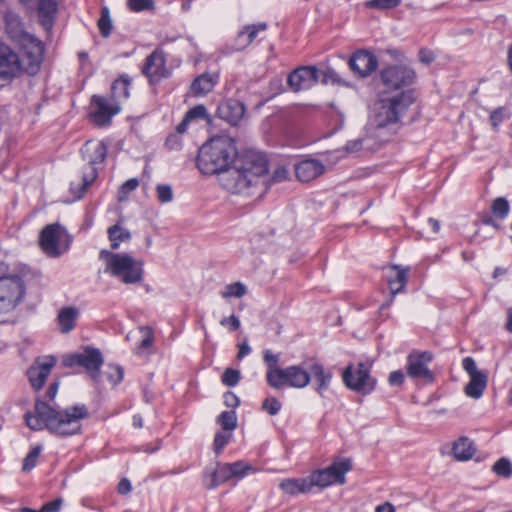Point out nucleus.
<instances>
[{
    "mask_svg": "<svg viewBox=\"0 0 512 512\" xmlns=\"http://www.w3.org/2000/svg\"><path fill=\"white\" fill-rule=\"evenodd\" d=\"M58 389L59 381L49 385L45 395L47 401L37 398L34 410L24 415L25 423L33 431L47 429L51 434L60 437L76 435L81 431V421L89 416L88 408L85 404H76L65 409L50 405L49 402L55 399Z\"/></svg>",
    "mask_w": 512,
    "mask_h": 512,
    "instance_id": "obj_1",
    "label": "nucleus"
},
{
    "mask_svg": "<svg viewBox=\"0 0 512 512\" xmlns=\"http://www.w3.org/2000/svg\"><path fill=\"white\" fill-rule=\"evenodd\" d=\"M236 155L237 149L230 137L216 136L200 147L196 164L203 174H222L234 162Z\"/></svg>",
    "mask_w": 512,
    "mask_h": 512,
    "instance_id": "obj_2",
    "label": "nucleus"
},
{
    "mask_svg": "<svg viewBox=\"0 0 512 512\" xmlns=\"http://www.w3.org/2000/svg\"><path fill=\"white\" fill-rule=\"evenodd\" d=\"M43 56L38 57L33 50L23 48L16 53L8 45L0 42V87H4L21 73L36 75L41 68Z\"/></svg>",
    "mask_w": 512,
    "mask_h": 512,
    "instance_id": "obj_3",
    "label": "nucleus"
},
{
    "mask_svg": "<svg viewBox=\"0 0 512 512\" xmlns=\"http://www.w3.org/2000/svg\"><path fill=\"white\" fill-rule=\"evenodd\" d=\"M27 296V285L19 274L0 276V324L15 325L19 321L18 311Z\"/></svg>",
    "mask_w": 512,
    "mask_h": 512,
    "instance_id": "obj_4",
    "label": "nucleus"
},
{
    "mask_svg": "<svg viewBox=\"0 0 512 512\" xmlns=\"http://www.w3.org/2000/svg\"><path fill=\"white\" fill-rule=\"evenodd\" d=\"M108 153L107 145L100 142L87 141L81 149L82 158L86 161L82 168V175L79 182H71L70 192L75 200L84 197L87 189L98 177V165L102 164Z\"/></svg>",
    "mask_w": 512,
    "mask_h": 512,
    "instance_id": "obj_5",
    "label": "nucleus"
},
{
    "mask_svg": "<svg viewBox=\"0 0 512 512\" xmlns=\"http://www.w3.org/2000/svg\"><path fill=\"white\" fill-rule=\"evenodd\" d=\"M99 258L106 263L105 271L125 284L139 283L143 278L142 262H137L128 254L103 249Z\"/></svg>",
    "mask_w": 512,
    "mask_h": 512,
    "instance_id": "obj_6",
    "label": "nucleus"
},
{
    "mask_svg": "<svg viewBox=\"0 0 512 512\" xmlns=\"http://www.w3.org/2000/svg\"><path fill=\"white\" fill-rule=\"evenodd\" d=\"M414 99V91L411 89L404 90L392 97L381 99L374 116L375 126L385 128L391 124H396L414 102Z\"/></svg>",
    "mask_w": 512,
    "mask_h": 512,
    "instance_id": "obj_7",
    "label": "nucleus"
},
{
    "mask_svg": "<svg viewBox=\"0 0 512 512\" xmlns=\"http://www.w3.org/2000/svg\"><path fill=\"white\" fill-rule=\"evenodd\" d=\"M71 238L67 230L59 223L46 225L39 234V245L45 255L57 258L65 253Z\"/></svg>",
    "mask_w": 512,
    "mask_h": 512,
    "instance_id": "obj_8",
    "label": "nucleus"
},
{
    "mask_svg": "<svg viewBox=\"0 0 512 512\" xmlns=\"http://www.w3.org/2000/svg\"><path fill=\"white\" fill-rule=\"evenodd\" d=\"M372 365L359 362L357 365H348L342 379L347 388L362 395H368L376 388L377 380L371 376Z\"/></svg>",
    "mask_w": 512,
    "mask_h": 512,
    "instance_id": "obj_9",
    "label": "nucleus"
},
{
    "mask_svg": "<svg viewBox=\"0 0 512 512\" xmlns=\"http://www.w3.org/2000/svg\"><path fill=\"white\" fill-rule=\"evenodd\" d=\"M4 21L6 33L11 41L19 45L20 48L33 50L38 57L44 55V44L24 30L22 20L18 15L8 12L5 14Z\"/></svg>",
    "mask_w": 512,
    "mask_h": 512,
    "instance_id": "obj_10",
    "label": "nucleus"
},
{
    "mask_svg": "<svg viewBox=\"0 0 512 512\" xmlns=\"http://www.w3.org/2000/svg\"><path fill=\"white\" fill-rule=\"evenodd\" d=\"M103 356L99 349L86 347L83 352L66 356L63 364L66 367H83L94 381H99L100 369L103 365Z\"/></svg>",
    "mask_w": 512,
    "mask_h": 512,
    "instance_id": "obj_11",
    "label": "nucleus"
},
{
    "mask_svg": "<svg viewBox=\"0 0 512 512\" xmlns=\"http://www.w3.org/2000/svg\"><path fill=\"white\" fill-rule=\"evenodd\" d=\"M90 120L98 127L110 125L112 118L121 111V106L111 97L93 95L90 101Z\"/></svg>",
    "mask_w": 512,
    "mask_h": 512,
    "instance_id": "obj_12",
    "label": "nucleus"
},
{
    "mask_svg": "<svg viewBox=\"0 0 512 512\" xmlns=\"http://www.w3.org/2000/svg\"><path fill=\"white\" fill-rule=\"evenodd\" d=\"M271 379H275V383H271L270 386L274 389L284 387L301 389L311 382L310 373L301 365H291L283 368V370L276 371Z\"/></svg>",
    "mask_w": 512,
    "mask_h": 512,
    "instance_id": "obj_13",
    "label": "nucleus"
},
{
    "mask_svg": "<svg viewBox=\"0 0 512 512\" xmlns=\"http://www.w3.org/2000/svg\"><path fill=\"white\" fill-rule=\"evenodd\" d=\"M433 360V354L429 351L414 350L407 356L406 371L412 379H422L426 383H432L435 379L429 364Z\"/></svg>",
    "mask_w": 512,
    "mask_h": 512,
    "instance_id": "obj_14",
    "label": "nucleus"
},
{
    "mask_svg": "<svg viewBox=\"0 0 512 512\" xmlns=\"http://www.w3.org/2000/svg\"><path fill=\"white\" fill-rule=\"evenodd\" d=\"M380 78L385 87L399 90L413 84L415 71L405 65H389L381 70Z\"/></svg>",
    "mask_w": 512,
    "mask_h": 512,
    "instance_id": "obj_15",
    "label": "nucleus"
},
{
    "mask_svg": "<svg viewBox=\"0 0 512 512\" xmlns=\"http://www.w3.org/2000/svg\"><path fill=\"white\" fill-rule=\"evenodd\" d=\"M462 367L470 377V381L465 386L467 396L479 399L487 387L488 375L477 369L475 360L467 356L462 360Z\"/></svg>",
    "mask_w": 512,
    "mask_h": 512,
    "instance_id": "obj_16",
    "label": "nucleus"
},
{
    "mask_svg": "<svg viewBox=\"0 0 512 512\" xmlns=\"http://www.w3.org/2000/svg\"><path fill=\"white\" fill-rule=\"evenodd\" d=\"M220 181L223 187L233 194L244 193L251 186L256 185L251 175L247 174L239 164L225 170Z\"/></svg>",
    "mask_w": 512,
    "mask_h": 512,
    "instance_id": "obj_17",
    "label": "nucleus"
},
{
    "mask_svg": "<svg viewBox=\"0 0 512 512\" xmlns=\"http://www.w3.org/2000/svg\"><path fill=\"white\" fill-rule=\"evenodd\" d=\"M142 74L145 75L150 83L159 82L161 79L168 78L171 74L166 66L165 53L157 48L149 54L142 66Z\"/></svg>",
    "mask_w": 512,
    "mask_h": 512,
    "instance_id": "obj_18",
    "label": "nucleus"
},
{
    "mask_svg": "<svg viewBox=\"0 0 512 512\" xmlns=\"http://www.w3.org/2000/svg\"><path fill=\"white\" fill-rule=\"evenodd\" d=\"M57 363L52 355L37 358L27 370V377L33 389L39 391L44 386L47 377Z\"/></svg>",
    "mask_w": 512,
    "mask_h": 512,
    "instance_id": "obj_19",
    "label": "nucleus"
},
{
    "mask_svg": "<svg viewBox=\"0 0 512 512\" xmlns=\"http://www.w3.org/2000/svg\"><path fill=\"white\" fill-rule=\"evenodd\" d=\"M348 66L358 78H365L376 71L378 59L370 51L360 49L351 55L348 60Z\"/></svg>",
    "mask_w": 512,
    "mask_h": 512,
    "instance_id": "obj_20",
    "label": "nucleus"
},
{
    "mask_svg": "<svg viewBox=\"0 0 512 512\" xmlns=\"http://www.w3.org/2000/svg\"><path fill=\"white\" fill-rule=\"evenodd\" d=\"M238 164L247 174L251 175L256 184L259 178L268 172V160L259 151H246L238 161Z\"/></svg>",
    "mask_w": 512,
    "mask_h": 512,
    "instance_id": "obj_21",
    "label": "nucleus"
},
{
    "mask_svg": "<svg viewBox=\"0 0 512 512\" xmlns=\"http://www.w3.org/2000/svg\"><path fill=\"white\" fill-rule=\"evenodd\" d=\"M318 80L319 70L316 66H301L288 75L287 83L294 92H298L310 89Z\"/></svg>",
    "mask_w": 512,
    "mask_h": 512,
    "instance_id": "obj_22",
    "label": "nucleus"
},
{
    "mask_svg": "<svg viewBox=\"0 0 512 512\" xmlns=\"http://www.w3.org/2000/svg\"><path fill=\"white\" fill-rule=\"evenodd\" d=\"M409 268H402L394 265L387 275V282L390 289V298L380 306V311L389 308L394 302L395 295L404 291L408 282Z\"/></svg>",
    "mask_w": 512,
    "mask_h": 512,
    "instance_id": "obj_23",
    "label": "nucleus"
},
{
    "mask_svg": "<svg viewBox=\"0 0 512 512\" xmlns=\"http://www.w3.org/2000/svg\"><path fill=\"white\" fill-rule=\"evenodd\" d=\"M246 107L243 102L235 98H227L220 102L217 115L230 125H237L243 119Z\"/></svg>",
    "mask_w": 512,
    "mask_h": 512,
    "instance_id": "obj_24",
    "label": "nucleus"
},
{
    "mask_svg": "<svg viewBox=\"0 0 512 512\" xmlns=\"http://www.w3.org/2000/svg\"><path fill=\"white\" fill-rule=\"evenodd\" d=\"M325 172V165L318 159H305L295 165L296 177L301 182H310Z\"/></svg>",
    "mask_w": 512,
    "mask_h": 512,
    "instance_id": "obj_25",
    "label": "nucleus"
},
{
    "mask_svg": "<svg viewBox=\"0 0 512 512\" xmlns=\"http://www.w3.org/2000/svg\"><path fill=\"white\" fill-rule=\"evenodd\" d=\"M228 463L217 462L215 467H206L204 481L207 489H215L219 485L232 479Z\"/></svg>",
    "mask_w": 512,
    "mask_h": 512,
    "instance_id": "obj_26",
    "label": "nucleus"
},
{
    "mask_svg": "<svg viewBox=\"0 0 512 512\" xmlns=\"http://www.w3.org/2000/svg\"><path fill=\"white\" fill-rule=\"evenodd\" d=\"M267 28L268 26L265 22L243 26L235 38L234 49L236 51L244 50L253 43L259 32L266 31Z\"/></svg>",
    "mask_w": 512,
    "mask_h": 512,
    "instance_id": "obj_27",
    "label": "nucleus"
},
{
    "mask_svg": "<svg viewBox=\"0 0 512 512\" xmlns=\"http://www.w3.org/2000/svg\"><path fill=\"white\" fill-rule=\"evenodd\" d=\"M353 468L352 460L348 457H338L332 463L325 467L334 485H344L346 483V474Z\"/></svg>",
    "mask_w": 512,
    "mask_h": 512,
    "instance_id": "obj_28",
    "label": "nucleus"
},
{
    "mask_svg": "<svg viewBox=\"0 0 512 512\" xmlns=\"http://www.w3.org/2000/svg\"><path fill=\"white\" fill-rule=\"evenodd\" d=\"M308 372L310 373L311 380H313L314 389L319 395H323L331 385L333 378L332 372L325 369L320 363H313Z\"/></svg>",
    "mask_w": 512,
    "mask_h": 512,
    "instance_id": "obj_29",
    "label": "nucleus"
},
{
    "mask_svg": "<svg viewBox=\"0 0 512 512\" xmlns=\"http://www.w3.org/2000/svg\"><path fill=\"white\" fill-rule=\"evenodd\" d=\"M218 80L219 76L217 74L203 73L191 83V93L197 97L205 96L214 89Z\"/></svg>",
    "mask_w": 512,
    "mask_h": 512,
    "instance_id": "obj_30",
    "label": "nucleus"
},
{
    "mask_svg": "<svg viewBox=\"0 0 512 512\" xmlns=\"http://www.w3.org/2000/svg\"><path fill=\"white\" fill-rule=\"evenodd\" d=\"M279 488L290 496L297 494L310 493L313 489L310 484L309 476L303 478H288L284 479L280 484Z\"/></svg>",
    "mask_w": 512,
    "mask_h": 512,
    "instance_id": "obj_31",
    "label": "nucleus"
},
{
    "mask_svg": "<svg viewBox=\"0 0 512 512\" xmlns=\"http://www.w3.org/2000/svg\"><path fill=\"white\" fill-rule=\"evenodd\" d=\"M57 11H58V0H39V2H38L39 21L45 29L52 28Z\"/></svg>",
    "mask_w": 512,
    "mask_h": 512,
    "instance_id": "obj_32",
    "label": "nucleus"
},
{
    "mask_svg": "<svg viewBox=\"0 0 512 512\" xmlns=\"http://www.w3.org/2000/svg\"><path fill=\"white\" fill-rule=\"evenodd\" d=\"M476 453V447L472 440L466 436L458 438L452 447V454L457 461H468Z\"/></svg>",
    "mask_w": 512,
    "mask_h": 512,
    "instance_id": "obj_33",
    "label": "nucleus"
},
{
    "mask_svg": "<svg viewBox=\"0 0 512 512\" xmlns=\"http://www.w3.org/2000/svg\"><path fill=\"white\" fill-rule=\"evenodd\" d=\"M78 317L79 310L74 306H66L60 309L57 315L60 331L64 334L71 332L75 328Z\"/></svg>",
    "mask_w": 512,
    "mask_h": 512,
    "instance_id": "obj_34",
    "label": "nucleus"
},
{
    "mask_svg": "<svg viewBox=\"0 0 512 512\" xmlns=\"http://www.w3.org/2000/svg\"><path fill=\"white\" fill-rule=\"evenodd\" d=\"M132 79L127 74H121L111 85V98L120 104V101L130 97Z\"/></svg>",
    "mask_w": 512,
    "mask_h": 512,
    "instance_id": "obj_35",
    "label": "nucleus"
},
{
    "mask_svg": "<svg viewBox=\"0 0 512 512\" xmlns=\"http://www.w3.org/2000/svg\"><path fill=\"white\" fill-rule=\"evenodd\" d=\"M309 478L312 489L317 488L318 490L322 491L328 487L334 486L325 468L313 470L309 474Z\"/></svg>",
    "mask_w": 512,
    "mask_h": 512,
    "instance_id": "obj_36",
    "label": "nucleus"
},
{
    "mask_svg": "<svg viewBox=\"0 0 512 512\" xmlns=\"http://www.w3.org/2000/svg\"><path fill=\"white\" fill-rule=\"evenodd\" d=\"M107 232L113 250L118 249L121 242L131 238L130 232L118 224L109 227Z\"/></svg>",
    "mask_w": 512,
    "mask_h": 512,
    "instance_id": "obj_37",
    "label": "nucleus"
},
{
    "mask_svg": "<svg viewBox=\"0 0 512 512\" xmlns=\"http://www.w3.org/2000/svg\"><path fill=\"white\" fill-rule=\"evenodd\" d=\"M278 362V355L273 354L270 350L264 352V363L267 366L266 381L269 386H271V383H275V379H271V377L276 374V371L283 370V368L278 367Z\"/></svg>",
    "mask_w": 512,
    "mask_h": 512,
    "instance_id": "obj_38",
    "label": "nucleus"
},
{
    "mask_svg": "<svg viewBox=\"0 0 512 512\" xmlns=\"http://www.w3.org/2000/svg\"><path fill=\"white\" fill-rule=\"evenodd\" d=\"M321 82L323 84L331 83L333 85H338V86H343V87H352V84L350 82L346 81L345 79H343L338 74V72L335 69H333L332 67H327L322 72Z\"/></svg>",
    "mask_w": 512,
    "mask_h": 512,
    "instance_id": "obj_39",
    "label": "nucleus"
},
{
    "mask_svg": "<svg viewBox=\"0 0 512 512\" xmlns=\"http://www.w3.org/2000/svg\"><path fill=\"white\" fill-rule=\"evenodd\" d=\"M97 26L102 37L107 38L110 36L112 30V19L110 16L109 8L107 6H103L101 8L100 18L97 22Z\"/></svg>",
    "mask_w": 512,
    "mask_h": 512,
    "instance_id": "obj_40",
    "label": "nucleus"
},
{
    "mask_svg": "<svg viewBox=\"0 0 512 512\" xmlns=\"http://www.w3.org/2000/svg\"><path fill=\"white\" fill-rule=\"evenodd\" d=\"M217 423L226 431H233L237 427L235 410L223 411L217 418Z\"/></svg>",
    "mask_w": 512,
    "mask_h": 512,
    "instance_id": "obj_41",
    "label": "nucleus"
},
{
    "mask_svg": "<svg viewBox=\"0 0 512 512\" xmlns=\"http://www.w3.org/2000/svg\"><path fill=\"white\" fill-rule=\"evenodd\" d=\"M42 449L43 447L41 444H37L32 447L30 452L26 455V457L23 460L22 470L24 472H29L36 467Z\"/></svg>",
    "mask_w": 512,
    "mask_h": 512,
    "instance_id": "obj_42",
    "label": "nucleus"
},
{
    "mask_svg": "<svg viewBox=\"0 0 512 512\" xmlns=\"http://www.w3.org/2000/svg\"><path fill=\"white\" fill-rule=\"evenodd\" d=\"M492 213L500 220H504L510 211V205L506 198H496L491 206Z\"/></svg>",
    "mask_w": 512,
    "mask_h": 512,
    "instance_id": "obj_43",
    "label": "nucleus"
},
{
    "mask_svg": "<svg viewBox=\"0 0 512 512\" xmlns=\"http://www.w3.org/2000/svg\"><path fill=\"white\" fill-rule=\"evenodd\" d=\"M492 471L497 476L508 479L512 476V463L509 459L502 457L492 466Z\"/></svg>",
    "mask_w": 512,
    "mask_h": 512,
    "instance_id": "obj_44",
    "label": "nucleus"
},
{
    "mask_svg": "<svg viewBox=\"0 0 512 512\" xmlns=\"http://www.w3.org/2000/svg\"><path fill=\"white\" fill-rule=\"evenodd\" d=\"M402 0H369L366 7L370 9L388 10L394 9L401 4Z\"/></svg>",
    "mask_w": 512,
    "mask_h": 512,
    "instance_id": "obj_45",
    "label": "nucleus"
},
{
    "mask_svg": "<svg viewBox=\"0 0 512 512\" xmlns=\"http://www.w3.org/2000/svg\"><path fill=\"white\" fill-rule=\"evenodd\" d=\"M246 294V287L241 282H235L226 286L222 292L223 298L237 297L240 298Z\"/></svg>",
    "mask_w": 512,
    "mask_h": 512,
    "instance_id": "obj_46",
    "label": "nucleus"
},
{
    "mask_svg": "<svg viewBox=\"0 0 512 512\" xmlns=\"http://www.w3.org/2000/svg\"><path fill=\"white\" fill-rule=\"evenodd\" d=\"M127 6L132 12H142L154 9V0H127Z\"/></svg>",
    "mask_w": 512,
    "mask_h": 512,
    "instance_id": "obj_47",
    "label": "nucleus"
},
{
    "mask_svg": "<svg viewBox=\"0 0 512 512\" xmlns=\"http://www.w3.org/2000/svg\"><path fill=\"white\" fill-rule=\"evenodd\" d=\"M107 372V379L114 386L122 382L124 378V370L120 365L109 364Z\"/></svg>",
    "mask_w": 512,
    "mask_h": 512,
    "instance_id": "obj_48",
    "label": "nucleus"
},
{
    "mask_svg": "<svg viewBox=\"0 0 512 512\" xmlns=\"http://www.w3.org/2000/svg\"><path fill=\"white\" fill-rule=\"evenodd\" d=\"M240 371L232 368H227L221 377L222 383L228 387L236 386L240 381Z\"/></svg>",
    "mask_w": 512,
    "mask_h": 512,
    "instance_id": "obj_49",
    "label": "nucleus"
},
{
    "mask_svg": "<svg viewBox=\"0 0 512 512\" xmlns=\"http://www.w3.org/2000/svg\"><path fill=\"white\" fill-rule=\"evenodd\" d=\"M157 199L161 203H169L173 200V190L168 184H158L156 186Z\"/></svg>",
    "mask_w": 512,
    "mask_h": 512,
    "instance_id": "obj_50",
    "label": "nucleus"
},
{
    "mask_svg": "<svg viewBox=\"0 0 512 512\" xmlns=\"http://www.w3.org/2000/svg\"><path fill=\"white\" fill-rule=\"evenodd\" d=\"M230 466V474L232 478H243L247 471L251 469V467L243 461H236L234 463H228Z\"/></svg>",
    "mask_w": 512,
    "mask_h": 512,
    "instance_id": "obj_51",
    "label": "nucleus"
},
{
    "mask_svg": "<svg viewBox=\"0 0 512 512\" xmlns=\"http://www.w3.org/2000/svg\"><path fill=\"white\" fill-rule=\"evenodd\" d=\"M262 408L269 415L274 416L280 412V410L282 408V404L277 398L268 397V398L264 399V401L262 403Z\"/></svg>",
    "mask_w": 512,
    "mask_h": 512,
    "instance_id": "obj_52",
    "label": "nucleus"
},
{
    "mask_svg": "<svg viewBox=\"0 0 512 512\" xmlns=\"http://www.w3.org/2000/svg\"><path fill=\"white\" fill-rule=\"evenodd\" d=\"M185 116L190 120H195V119H202V120H208L209 119V114H208V111L206 109V107L204 105H197L191 109H189Z\"/></svg>",
    "mask_w": 512,
    "mask_h": 512,
    "instance_id": "obj_53",
    "label": "nucleus"
},
{
    "mask_svg": "<svg viewBox=\"0 0 512 512\" xmlns=\"http://www.w3.org/2000/svg\"><path fill=\"white\" fill-rule=\"evenodd\" d=\"M231 439V434L229 433H223V432H217L214 437V451L216 454H220L222 450L225 448V446L229 443Z\"/></svg>",
    "mask_w": 512,
    "mask_h": 512,
    "instance_id": "obj_54",
    "label": "nucleus"
},
{
    "mask_svg": "<svg viewBox=\"0 0 512 512\" xmlns=\"http://www.w3.org/2000/svg\"><path fill=\"white\" fill-rule=\"evenodd\" d=\"M489 120H490L493 130L497 131L499 128V125L505 120L504 108L499 107V108L493 110L490 113Z\"/></svg>",
    "mask_w": 512,
    "mask_h": 512,
    "instance_id": "obj_55",
    "label": "nucleus"
},
{
    "mask_svg": "<svg viewBox=\"0 0 512 512\" xmlns=\"http://www.w3.org/2000/svg\"><path fill=\"white\" fill-rule=\"evenodd\" d=\"M165 147L170 150H180L182 148V137L176 133L168 135L165 141Z\"/></svg>",
    "mask_w": 512,
    "mask_h": 512,
    "instance_id": "obj_56",
    "label": "nucleus"
},
{
    "mask_svg": "<svg viewBox=\"0 0 512 512\" xmlns=\"http://www.w3.org/2000/svg\"><path fill=\"white\" fill-rule=\"evenodd\" d=\"M220 325L227 327L230 332H235L240 328L241 322L239 318L233 314L229 317L222 318L220 320Z\"/></svg>",
    "mask_w": 512,
    "mask_h": 512,
    "instance_id": "obj_57",
    "label": "nucleus"
},
{
    "mask_svg": "<svg viewBox=\"0 0 512 512\" xmlns=\"http://www.w3.org/2000/svg\"><path fill=\"white\" fill-rule=\"evenodd\" d=\"M405 380V374L402 370H395L389 374L388 383L390 386L400 387Z\"/></svg>",
    "mask_w": 512,
    "mask_h": 512,
    "instance_id": "obj_58",
    "label": "nucleus"
},
{
    "mask_svg": "<svg viewBox=\"0 0 512 512\" xmlns=\"http://www.w3.org/2000/svg\"><path fill=\"white\" fill-rule=\"evenodd\" d=\"M139 186V181L137 178H131L125 181L120 188V193L123 195H127L130 192L134 191Z\"/></svg>",
    "mask_w": 512,
    "mask_h": 512,
    "instance_id": "obj_59",
    "label": "nucleus"
},
{
    "mask_svg": "<svg viewBox=\"0 0 512 512\" xmlns=\"http://www.w3.org/2000/svg\"><path fill=\"white\" fill-rule=\"evenodd\" d=\"M224 403L233 410L240 405V400L233 392L229 391L224 394Z\"/></svg>",
    "mask_w": 512,
    "mask_h": 512,
    "instance_id": "obj_60",
    "label": "nucleus"
},
{
    "mask_svg": "<svg viewBox=\"0 0 512 512\" xmlns=\"http://www.w3.org/2000/svg\"><path fill=\"white\" fill-rule=\"evenodd\" d=\"M143 331L145 332V336L141 340V342H140L138 347L141 348V349H147V348L152 346L154 337H153V333H152L151 329L144 328Z\"/></svg>",
    "mask_w": 512,
    "mask_h": 512,
    "instance_id": "obj_61",
    "label": "nucleus"
},
{
    "mask_svg": "<svg viewBox=\"0 0 512 512\" xmlns=\"http://www.w3.org/2000/svg\"><path fill=\"white\" fill-rule=\"evenodd\" d=\"M419 59L424 64H430L435 60V55L429 49L422 48L419 51Z\"/></svg>",
    "mask_w": 512,
    "mask_h": 512,
    "instance_id": "obj_62",
    "label": "nucleus"
},
{
    "mask_svg": "<svg viewBox=\"0 0 512 512\" xmlns=\"http://www.w3.org/2000/svg\"><path fill=\"white\" fill-rule=\"evenodd\" d=\"M63 504L62 498H57L53 501L45 503V512H59Z\"/></svg>",
    "mask_w": 512,
    "mask_h": 512,
    "instance_id": "obj_63",
    "label": "nucleus"
},
{
    "mask_svg": "<svg viewBox=\"0 0 512 512\" xmlns=\"http://www.w3.org/2000/svg\"><path fill=\"white\" fill-rule=\"evenodd\" d=\"M287 176H288L287 169L285 167H279L274 171L272 180L274 182H280V181L285 180L287 178Z\"/></svg>",
    "mask_w": 512,
    "mask_h": 512,
    "instance_id": "obj_64",
    "label": "nucleus"
}]
</instances>
